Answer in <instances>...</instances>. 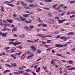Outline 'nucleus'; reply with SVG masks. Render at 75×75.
<instances>
[{"label":"nucleus","instance_id":"obj_1","mask_svg":"<svg viewBox=\"0 0 75 75\" xmlns=\"http://www.w3.org/2000/svg\"><path fill=\"white\" fill-rule=\"evenodd\" d=\"M30 50L32 52H34L37 50V48L35 46L31 45L30 46Z\"/></svg>","mask_w":75,"mask_h":75},{"label":"nucleus","instance_id":"obj_2","mask_svg":"<svg viewBox=\"0 0 75 75\" xmlns=\"http://www.w3.org/2000/svg\"><path fill=\"white\" fill-rule=\"evenodd\" d=\"M67 20L66 19H63L62 20H59V19L57 21L58 22L59 24H61V23H62L63 22H64V21H65Z\"/></svg>","mask_w":75,"mask_h":75},{"label":"nucleus","instance_id":"obj_3","mask_svg":"<svg viewBox=\"0 0 75 75\" xmlns=\"http://www.w3.org/2000/svg\"><path fill=\"white\" fill-rule=\"evenodd\" d=\"M21 43V42L16 41L13 43V45L15 46H16V45H18V44H20Z\"/></svg>","mask_w":75,"mask_h":75},{"label":"nucleus","instance_id":"obj_4","mask_svg":"<svg viewBox=\"0 0 75 75\" xmlns=\"http://www.w3.org/2000/svg\"><path fill=\"white\" fill-rule=\"evenodd\" d=\"M55 47H57V48H60V47H62V44H57L55 45Z\"/></svg>","mask_w":75,"mask_h":75},{"label":"nucleus","instance_id":"obj_5","mask_svg":"<svg viewBox=\"0 0 75 75\" xmlns=\"http://www.w3.org/2000/svg\"><path fill=\"white\" fill-rule=\"evenodd\" d=\"M48 22L51 24H54V21L51 19H49L48 20Z\"/></svg>","mask_w":75,"mask_h":75},{"label":"nucleus","instance_id":"obj_6","mask_svg":"<svg viewBox=\"0 0 75 75\" xmlns=\"http://www.w3.org/2000/svg\"><path fill=\"white\" fill-rule=\"evenodd\" d=\"M55 61H56V59H55L53 60H52V61L50 62L51 64H54L55 62Z\"/></svg>","mask_w":75,"mask_h":75},{"label":"nucleus","instance_id":"obj_7","mask_svg":"<svg viewBox=\"0 0 75 75\" xmlns=\"http://www.w3.org/2000/svg\"><path fill=\"white\" fill-rule=\"evenodd\" d=\"M42 34H39L38 35H37L36 36H37V37H41V38H42L43 37L44 38H45V36H42Z\"/></svg>","mask_w":75,"mask_h":75},{"label":"nucleus","instance_id":"obj_8","mask_svg":"<svg viewBox=\"0 0 75 75\" xmlns=\"http://www.w3.org/2000/svg\"><path fill=\"white\" fill-rule=\"evenodd\" d=\"M32 22V21H31V20H29V21H28V20H26L25 21V23H31V22Z\"/></svg>","mask_w":75,"mask_h":75},{"label":"nucleus","instance_id":"obj_9","mask_svg":"<svg viewBox=\"0 0 75 75\" xmlns=\"http://www.w3.org/2000/svg\"><path fill=\"white\" fill-rule=\"evenodd\" d=\"M75 35V33L73 32H71L69 33H68L67 34V35Z\"/></svg>","mask_w":75,"mask_h":75},{"label":"nucleus","instance_id":"obj_10","mask_svg":"<svg viewBox=\"0 0 75 75\" xmlns=\"http://www.w3.org/2000/svg\"><path fill=\"white\" fill-rule=\"evenodd\" d=\"M7 21H8L9 23L10 24H11V23H12L13 22V21L11 20V19H6Z\"/></svg>","mask_w":75,"mask_h":75},{"label":"nucleus","instance_id":"obj_11","mask_svg":"<svg viewBox=\"0 0 75 75\" xmlns=\"http://www.w3.org/2000/svg\"><path fill=\"white\" fill-rule=\"evenodd\" d=\"M41 52V50L39 49L37 50L36 51V53H37V54H40Z\"/></svg>","mask_w":75,"mask_h":75},{"label":"nucleus","instance_id":"obj_12","mask_svg":"<svg viewBox=\"0 0 75 75\" xmlns=\"http://www.w3.org/2000/svg\"><path fill=\"white\" fill-rule=\"evenodd\" d=\"M56 55H57V56H59V57H61L62 58H63L64 57V56H62L61 55V54H58V53H56Z\"/></svg>","mask_w":75,"mask_h":75},{"label":"nucleus","instance_id":"obj_13","mask_svg":"<svg viewBox=\"0 0 75 75\" xmlns=\"http://www.w3.org/2000/svg\"><path fill=\"white\" fill-rule=\"evenodd\" d=\"M20 18H21V21H24L25 20V18H23V17L22 16L20 17Z\"/></svg>","mask_w":75,"mask_h":75},{"label":"nucleus","instance_id":"obj_14","mask_svg":"<svg viewBox=\"0 0 75 75\" xmlns=\"http://www.w3.org/2000/svg\"><path fill=\"white\" fill-rule=\"evenodd\" d=\"M11 57L13 58V59H16V57H15L12 54H11Z\"/></svg>","mask_w":75,"mask_h":75},{"label":"nucleus","instance_id":"obj_15","mask_svg":"<svg viewBox=\"0 0 75 75\" xmlns=\"http://www.w3.org/2000/svg\"><path fill=\"white\" fill-rule=\"evenodd\" d=\"M23 16L24 17H25L26 18H27L28 17V14H23Z\"/></svg>","mask_w":75,"mask_h":75},{"label":"nucleus","instance_id":"obj_16","mask_svg":"<svg viewBox=\"0 0 75 75\" xmlns=\"http://www.w3.org/2000/svg\"><path fill=\"white\" fill-rule=\"evenodd\" d=\"M68 45V44L66 43L64 45H62V47H67Z\"/></svg>","mask_w":75,"mask_h":75},{"label":"nucleus","instance_id":"obj_17","mask_svg":"<svg viewBox=\"0 0 75 75\" xmlns=\"http://www.w3.org/2000/svg\"><path fill=\"white\" fill-rule=\"evenodd\" d=\"M65 13H66V11H64V12H62V14H61L60 15H59V16H63V15H64V14H65Z\"/></svg>","mask_w":75,"mask_h":75},{"label":"nucleus","instance_id":"obj_18","mask_svg":"<svg viewBox=\"0 0 75 75\" xmlns=\"http://www.w3.org/2000/svg\"><path fill=\"white\" fill-rule=\"evenodd\" d=\"M7 33H2V37H6V34H7Z\"/></svg>","mask_w":75,"mask_h":75},{"label":"nucleus","instance_id":"obj_19","mask_svg":"<svg viewBox=\"0 0 75 75\" xmlns=\"http://www.w3.org/2000/svg\"><path fill=\"white\" fill-rule=\"evenodd\" d=\"M25 36V35L24 34H22V35H20L19 36V37L20 38H24Z\"/></svg>","mask_w":75,"mask_h":75},{"label":"nucleus","instance_id":"obj_20","mask_svg":"<svg viewBox=\"0 0 75 75\" xmlns=\"http://www.w3.org/2000/svg\"><path fill=\"white\" fill-rule=\"evenodd\" d=\"M29 7H35V5H33V4H30L29 5Z\"/></svg>","mask_w":75,"mask_h":75},{"label":"nucleus","instance_id":"obj_21","mask_svg":"<svg viewBox=\"0 0 75 75\" xmlns=\"http://www.w3.org/2000/svg\"><path fill=\"white\" fill-rule=\"evenodd\" d=\"M27 42H31V43H33L34 42H33V40H27Z\"/></svg>","mask_w":75,"mask_h":75},{"label":"nucleus","instance_id":"obj_22","mask_svg":"<svg viewBox=\"0 0 75 75\" xmlns=\"http://www.w3.org/2000/svg\"><path fill=\"white\" fill-rule=\"evenodd\" d=\"M68 62H69V64H74V62L70 60L69 61H68Z\"/></svg>","mask_w":75,"mask_h":75},{"label":"nucleus","instance_id":"obj_23","mask_svg":"<svg viewBox=\"0 0 75 75\" xmlns=\"http://www.w3.org/2000/svg\"><path fill=\"white\" fill-rule=\"evenodd\" d=\"M60 38L61 40L62 39H65V40H67V38H65V37H60Z\"/></svg>","mask_w":75,"mask_h":75},{"label":"nucleus","instance_id":"obj_24","mask_svg":"<svg viewBox=\"0 0 75 75\" xmlns=\"http://www.w3.org/2000/svg\"><path fill=\"white\" fill-rule=\"evenodd\" d=\"M14 31H17V28H13L12 30V32H13Z\"/></svg>","mask_w":75,"mask_h":75},{"label":"nucleus","instance_id":"obj_25","mask_svg":"<svg viewBox=\"0 0 75 75\" xmlns=\"http://www.w3.org/2000/svg\"><path fill=\"white\" fill-rule=\"evenodd\" d=\"M7 6H11V7H14V6H15V5H14L13 4H7Z\"/></svg>","mask_w":75,"mask_h":75},{"label":"nucleus","instance_id":"obj_26","mask_svg":"<svg viewBox=\"0 0 75 75\" xmlns=\"http://www.w3.org/2000/svg\"><path fill=\"white\" fill-rule=\"evenodd\" d=\"M57 5H58V4H54L53 5V8H55V7H57Z\"/></svg>","mask_w":75,"mask_h":75},{"label":"nucleus","instance_id":"obj_27","mask_svg":"<svg viewBox=\"0 0 75 75\" xmlns=\"http://www.w3.org/2000/svg\"><path fill=\"white\" fill-rule=\"evenodd\" d=\"M25 72H30V71L31 72V70L30 69H27L25 70Z\"/></svg>","mask_w":75,"mask_h":75},{"label":"nucleus","instance_id":"obj_28","mask_svg":"<svg viewBox=\"0 0 75 75\" xmlns=\"http://www.w3.org/2000/svg\"><path fill=\"white\" fill-rule=\"evenodd\" d=\"M30 75V74H29V73H28L27 72H26L24 73H23V75Z\"/></svg>","mask_w":75,"mask_h":75},{"label":"nucleus","instance_id":"obj_29","mask_svg":"<svg viewBox=\"0 0 75 75\" xmlns=\"http://www.w3.org/2000/svg\"><path fill=\"white\" fill-rule=\"evenodd\" d=\"M38 40H39V39H37L36 40H34V41H33V43H34V42H36L38 41Z\"/></svg>","mask_w":75,"mask_h":75},{"label":"nucleus","instance_id":"obj_30","mask_svg":"<svg viewBox=\"0 0 75 75\" xmlns=\"http://www.w3.org/2000/svg\"><path fill=\"white\" fill-rule=\"evenodd\" d=\"M17 48H20V49H21L22 48V47L21 46H18L17 47Z\"/></svg>","mask_w":75,"mask_h":75},{"label":"nucleus","instance_id":"obj_31","mask_svg":"<svg viewBox=\"0 0 75 75\" xmlns=\"http://www.w3.org/2000/svg\"><path fill=\"white\" fill-rule=\"evenodd\" d=\"M24 8H26V9H28V10H30V8L29 7H24Z\"/></svg>","mask_w":75,"mask_h":75},{"label":"nucleus","instance_id":"obj_32","mask_svg":"<svg viewBox=\"0 0 75 75\" xmlns=\"http://www.w3.org/2000/svg\"><path fill=\"white\" fill-rule=\"evenodd\" d=\"M13 35L14 37H17V35L16 34H13Z\"/></svg>","mask_w":75,"mask_h":75},{"label":"nucleus","instance_id":"obj_33","mask_svg":"<svg viewBox=\"0 0 75 75\" xmlns=\"http://www.w3.org/2000/svg\"><path fill=\"white\" fill-rule=\"evenodd\" d=\"M9 44H11V45H12V44H14V42L13 41L9 42Z\"/></svg>","mask_w":75,"mask_h":75},{"label":"nucleus","instance_id":"obj_34","mask_svg":"<svg viewBox=\"0 0 75 75\" xmlns=\"http://www.w3.org/2000/svg\"><path fill=\"white\" fill-rule=\"evenodd\" d=\"M28 2H29V3H33V1H34V0H28Z\"/></svg>","mask_w":75,"mask_h":75},{"label":"nucleus","instance_id":"obj_35","mask_svg":"<svg viewBox=\"0 0 75 75\" xmlns=\"http://www.w3.org/2000/svg\"><path fill=\"white\" fill-rule=\"evenodd\" d=\"M38 20L39 22H40V23L42 22V21L41 20L40 18H38Z\"/></svg>","mask_w":75,"mask_h":75},{"label":"nucleus","instance_id":"obj_36","mask_svg":"<svg viewBox=\"0 0 75 75\" xmlns=\"http://www.w3.org/2000/svg\"><path fill=\"white\" fill-rule=\"evenodd\" d=\"M75 1H70V3H71V4H72V3H75Z\"/></svg>","mask_w":75,"mask_h":75},{"label":"nucleus","instance_id":"obj_37","mask_svg":"<svg viewBox=\"0 0 75 75\" xmlns=\"http://www.w3.org/2000/svg\"><path fill=\"white\" fill-rule=\"evenodd\" d=\"M9 48H10V47H5V49L6 50H9Z\"/></svg>","mask_w":75,"mask_h":75},{"label":"nucleus","instance_id":"obj_38","mask_svg":"<svg viewBox=\"0 0 75 75\" xmlns=\"http://www.w3.org/2000/svg\"><path fill=\"white\" fill-rule=\"evenodd\" d=\"M14 52V50H11L10 51V53H13V52Z\"/></svg>","mask_w":75,"mask_h":75},{"label":"nucleus","instance_id":"obj_39","mask_svg":"<svg viewBox=\"0 0 75 75\" xmlns=\"http://www.w3.org/2000/svg\"><path fill=\"white\" fill-rule=\"evenodd\" d=\"M37 11H41V9L39 8H38L37 9Z\"/></svg>","mask_w":75,"mask_h":75},{"label":"nucleus","instance_id":"obj_40","mask_svg":"<svg viewBox=\"0 0 75 75\" xmlns=\"http://www.w3.org/2000/svg\"><path fill=\"white\" fill-rule=\"evenodd\" d=\"M63 6H64V5H63L62 4H61L59 5V7H63Z\"/></svg>","mask_w":75,"mask_h":75},{"label":"nucleus","instance_id":"obj_41","mask_svg":"<svg viewBox=\"0 0 75 75\" xmlns=\"http://www.w3.org/2000/svg\"><path fill=\"white\" fill-rule=\"evenodd\" d=\"M19 72L20 74H23V73L24 72V71H19Z\"/></svg>","mask_w":75,"mask_h":75},{"label":"nucleus","instance_id":"obj_42","mask_svg":"<svg viewBox=\"0 0 75 75\" xmlns=\"http://www.w3.org/2000/svg\"><path fill=\"white\" fill-rule=\"evenodd\" d=\"M42 26H43V27H47V25L46 24H43Z\"/></svg>","mask_w":75,"mask_h":75},{"label":"nucleus","instance_id":"obj_43","mask_svg":"<svg viewBox=\"0 0 75 75\" xmlns=\"http://www.w3.org/2000/svg\"><path fill=\"white\" fill-rule=\"evenodd\" d=\"M1 12H4V8H1Z\"/></svg>","mask_w":75,"mask_h":75},{"label":"nucleus","instance_id":"obj_44","mask_svg":"<svg viewBox=\"0 0 75 75\" xmlns=\"http://www.w3.org/2000/svg\"><path fill=\"white\" fill-rule=\"evenodd\" d=\"M43 9H45V10H49L50 9V8H43Z\"/></svg>","mask_w":75,"mask_h":75},{"label":"nucleus","instance_id":"obj_45","mask_svg":"<svg viewBox=\"0 0 75 75\" xmlns=\"http://www.w3.org/2000/svg\"><path fill=\"white\" fill-rule=\"evenodd\" d=\"M51 41V40H47V43H50V42Z\"/></svg>","mask_w":75,"mask_h":75},{"label":"nucleus","instance_id":"obj_46","mask_svg":"<svg viewBox=\"0 0 75 75\" xmlns=\"http://www.w3.org/2000/svg\"><path fill=\"white\" fill-rule=\"evenodd\" d=\"M48 15L50 17H51V16H52V13H49Z\"/></svg>","mask_w":75,"mask_h":75},{"label":"nucleus","instance_id":"obj_47","mask_svg":"<svg viewBox=\"0 0 75 75\" xmlns=\"http://www.w3.org/2000/svg\"><path fill=\"white\" fill-rule=\"evenodd\" d=\"M32 57V56H31L30 55L27 57V59H29V58H31Z\"/></svg>","mask_w":75,"mask_h":75},{"label":"nucleus","instance_id":"obj_48","mask_svg":"<svg viewBox=\"0 0 75 75\" xmlns=\"http://www.w3.org/2000/svg\"><path fill=\"white\" fill-rule=\"evenodd\" d=\"M7 66V67H11L10 66V65L8 64H5Z\"/></svg>","mask_w":75,"mask_h":75},{"label":"nucleus","instance_id":"obj_49","mask_svg":"<svg viewBox=\"0 0 75 75\" xmlns=\"http://www.w3.org/2000/svg\"><path fill=\"white\" fill-rule=\"evenodd\" d=\"M42 68L44 69V71H45V70L46 69V67H45V66H43Z\"/></svg>","mask_w":75,"mask_h":75},{"label":"nucleus","instance_id":"obj_50","mask_svg":"<svg viewBox=\"0 0 75 75\" xmlns=\"http://www.w3.org/2000/svg\"><path fill=\"white\" fill-rule=\"evenodd\" d=\"M8 3V1H5L3 2V3L4 4L5 3Z\"/></svg>","mask_w":75,"mask_h":75},{"label":"nucleus","instance_id":"obj_51","mask_svg":"<svg viewBox=\"0 0 75 75\" xmlns=\"http://www.w3.org/2000/svg\"><path fill=\"white\" fill-rule=\"evenodd\" d=\"M25 56L24 55L22 56L21 57V59H24V57Z\"/></svg>","mask_w":75,"mask_h":75},{"label":"nucleus","instance_id":"obj_52","mask_svg":"<svg viewBox=\"0 0 75 75\" xmlns=\"http://www.w3.org/2000/svg\"><path fill=\"white\" fill-rule=\"evenodd\" d=\"M75 16V15H73L72 16L69 17L70 18H73Z\"/></svg>","mask_w":75,"mask_h":75},{"label":"nucleus","instance_id":"obj_53","mask_svg":"<svg viewBox=\"0 0 75 75\" xmlns=\"http://www.w3.org/2000/svg\"><path fill=\"white\" fill-rule=\"evenodd\" d=\"M4 25H6V26H8L9 25H10V24H6V23H5L4 24Z\"/></svg>","mask_w":75,"mask_h":75},{"label":"nucleus","instance_id":"obj_54","mask_svg":"<svg viewBox=\"0 0 75 75\" xmlns=\"http://www.w3.org/2000/svg\"><path fill=\"white\" fill-rule=\"evenodd\" d=\"M29 27H30V28H31V29H33V28H34V27H33V26L32 25H30L29 26Z\"/></svg>","mask_w":75,"mask_h":75},{"label":"nucleus","instance_id":"obj_55","mask_svg":"<svg viewBox=\"0 0 75 75\" xmlns=\"http://www.w3.org/2000/svg\"><path fill=\"white\" fill-rule=\"evenodd\" d=\"M69 41H70L71 42H67V44H71V42H72L71 40H69Z\"/></svg>","mask_w":75,"mask_h":75},{"label":"nucleus","instance_id":"obj_56","mask_svg":"<svg viewBox=\"0 0 75 75\" xmlns=\"http://www.w3.org/2000/svg\"><path fill=\"white\" fill-rule=\"evenodd\" d=\"M13 16L16 17H17V15L16 14H14L13 15Z\"/></svg>","mask_w":75,"mask_h":75},{"label":"nucleus","instance_id":"obj_57","mask_svg":"<svg viewBox=\"0 0 75 75\" xmlns=\"http://www.w3.org/2000/svg\"><path fill=\"white\" fill-rule=\"evenodd\" d=\"M32 73L33 74V75H37L36 74H35V73H34V71H33L32 72Z\"/></svg>","mask_w":75,"mask_h":75},{"label":"nucleus","instance_id":"obj_58","mask_svg":"<svg viewBox=\"0 0 75 75\" xmlns=\"http://www.w3.org/2000/svg\"><path fill=\"white\" fill-rule=\"evenodd\" d=\"M58 12H62V11L61 10L59 9L58 10Z\"/></svg>","mask_w":75,"mask_h":75},{"label":"nucleus","instance_id":"obj_59","mask_svg":"<svg viewBox=\"0 0 75 75\" xmlns=\"http://www.w3.org/2000/svg\"><path fill=\"white\" fill-rule=\"evenodd\" d=\"M54 18H55V19H57L58 20H59V18L57 16H56V17H55Z\"/></svg>","mask_w":75,"mask_h":75},{"label":"nucleus","instance_id":"obj_60","mask_svg":"<svg viewBox=\"0 0 75 75\" xmlns=\"http://www.w3.org/2000/svg\"><path fill=\"white\" fill-rule=\"evenodd\" d=\"M20 55V54H19V53H16V56H17V55Z\"/></svg>","mask_w":75,"mask_h":75},{"label":"nucleus","instance_id":"obj_61","mask_svg":"<svg viewBox=\"0 0 75 75\" xmlns=\"http://www.w3.org/2000/svg\"><path fill=\"white\" fill-rule=\"evenodd\" d=\"M38 70L39 71H40V67H38L37 69H36Z\"/></svg>","mask_w":75,"mask_h":75},{"label":"nucleus","instance_id":"obj_62","mask_svg":"<svg viewBox=\"0 0 75 75\" xmlns=\"http://www.w3.org/2000/svg\"><path fill=\"white\" fill-rule=\"evenodd\" d=\"M60 37V36L59 35H57V36L56 38H59Z\"/></svg>","mask_w":75,"mask_h":75},{"label":"nucleus","instance_id":"obj_63","mask_svg":"<svg viewBox=\"0 0 75 75\" xmlns=\"http://www.w3.org/2000/svg\"><path fill=\"white\" fill-rule=\"evenodd\" d=\"M13 65L14 66V67H16V64L15 63H14L13 64Z\"/></svg>","mask_w":75,"mask_h":75},{"label":"nucleus","instance_id":"obj_64","mask_svg":"<svg viewBox=\"0 0 75 75\" xmlns=\"http://www.w3.org/2000/svg\"><path fill=\"white\" fill-rule=\"evenodd\" d=\"M19 69H20L21 70H23V68H22V67H19Z\"/></svg>","mask_w":75,"mask_h":75}]
</instances>
